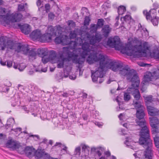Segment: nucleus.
<instances>
[{
    "instance_id": "9",
    "label": "nucleus",
    "mask_w": 159,
    "mask_h": 159,
    "mask_svg": "<svg viewBox=\"0 0 159 159\" xmlns=\"http://www.w3.org/2000/svg\"><path fill=\"white\" fill-rule=\"evenodd\" d=\"M57 35V33L55 31L54 28L52 26H49L45 34H42L40 42H50L52 36L55 37Z\"/></svg>"
},
{
    "instance_id": "64",
    "label": "nucleus",
    "mask_w": 159,
    "mask_h": 159,
    "mask_svg": "<svg viewBox=\"0 0 159 159\" xmlns=\"http://www.w3.org/2000/svg\"><path fill=\"white\" fill-rule=\"evenodd\" d=\"M127 125H128V124H127V123H124V124L123 125V126L124 127H125L126 128H127Z\"/></svg>"
},
{
    "instance_id": "32",
    "label": "nucleus",
    "mask_w": 159,
    "mask_h": 159,
    "mask_svg": "<svg viewBox=\"0 0 159 159\" xmlns=\"http://www.w3.org/2000/svg\"><path fill=\"white\" fill-rule=\"evenodd\" d=\"M143 97L145 98V102L147 104L146 105L147 106L148 105V104L150 103L152 101V97L151 95H149L146 97H144V96Z\"/></svg>"
},
{
    "instance_id": "11",
    "label": "nucleus",
    "mask_w": 159,
    "mask_h": 159,
    "mask_svg": "<svg viewBox=\"0 0 159 159\" xmlns=\"http://www.w3.org/2000/svg\"><path fill=\"white\" fill-rule=\"evenodd\" d=\"M143 13L145 16L146 19L147 20H151L154 25L157 26L158 25L159 19L156 16L157 12L156 11L153 10L148 12L147 10H144Z\"/></svg>"
},
{
    "instance_id": "30",
    "label": "nucleus",
    "mask_w": 159,
    "mask_h": 159,
    "mask_svg": "<svg viewBox=\"0 0 159 159\" xmlns=\"http://www.w3.org/2000/svg\"><path fill=\"white\" fill-rule=\"evenodd\" d=\"M131 16L129 14L126 15L125 16L121 17L120 20L122 21H129L131 20Z\"/></svg>"
},
{
    "instance_id": "20",
    "label": "nucleus",
    "mask_w": 159,
    "mask_h": 159,
    "mask_svg": "<svg viewBox=\"0 0 159 159\" xmlns=\"http://www.w3.org/2000/svg\"><path fill=\"white\" fill-rule=\"evenodd\" d=\"M147 110L148 114L152 116L159 115V110L155 107L147 105Z\"/></svg>"
},
{
    "instance_id": "45",
    "label": "nucleus",
    "mask_w": 159,
    "mask_h": 159,
    "mask_svg": "<svg viewBox=\"0 0 159 159\" xmlns=\"http://www.w3.org/2000/svg\"><path fill=\"white\" fill-rule=\"evenodd\" d=\"M55 16L52 13H50L48 14V18L51 20H53Z\"/></svg>"
},
{
    "instance_id": "35",
    "label": "nucleus",
    "mask_w": 159,
    "mask_h": 159,
    "mask_svg": "<svg viewBox=\"0 0 159 159\" xmlns=\"http://www.w3.org/2000/svg\"><path fill=\"white\" fill-rule=\"evenodd\" d=\"M15 141H12L11 140H9L6 143V146L8 148L12 149V147L11 146H14V143H15Z\"/></svg>"
},
{
    "instance_id": "51",
    "label": "nucleus",
    "mask_w": 159,
    "mask_h": 159,
    "mask_svg": "<svg viewBox=\"0 0 159 159\" xmlns=\"http://www.w3.org/2000/svg\"><path fill=\"white\" fill-rule=\"evenodd\" d=\"M104 154L107 156V157H109L111 155V153L109 151L106 152L104 153Z\"/></svg>"
},
{
    "instance_id": "61",
    "label": "nucleus",
    "mask_w": 159,
    "mask_h": 159,
    "mask_svg": "<svg viewBox=\"0 0 159 159\" xmlns=\"http://www.w3.org/2000/svg\"><path fill=\"white\" fill-rule=\"evenodd\" d=\"M30 137H36L38 139L39 138V136L37 135H30Z\"/></svg>"
},
{
    "instance_id": "25",
    "label": "nucleus",
    "mask_w": 159,
    "mask_h": 159,
    "mask_svg": "<svg viewBox=\"0 0 159 159\" xmlns=\"http://www.w3.org/2000/svg\"><path fill=\"white\" fill-rule=\"evenodd\" d=\"M61 28V27L60 26H58L57 27V30L56 32H57V30H59L58 31V33L59 34H60V35L58 37H57L55 40L54 41L56 44H61L62 40V35L61 34V31H60V29Z\"/></svg>"
},
{
    "instance_id": "49",
    "label": "nucleus",
    "mask_w": 159,
    "mask_h": 159,
    "mask_svg": "<svg viewBox=\"0 0 159 159\" xmlns=\"http://www.w3.org/2000/svg\"><path fill=\"white\" fill-rule=\"evenodd\" d=\"M88 146L85 144L82 145V150L83 151H85L86 149H87Z\"/></svg>"
},
{
    "instance_id": "17",
    "label": "nucleus",
    "mask_w": 159,
    "mask_h": 159,
    "mask_svg": "<svg viewBox=\"0 0 159 159\" xmlns=\"http://www.w3.org/2000/svg\"><path fill=\"white\" fill-rule=\"evenodd\" d=\"M145 150L141 152V159H152V148H145Z\"/></svg>"
},
{
    "instance_id": "48",
    "label": "nucleus",
    "mask_w": 159,
    "mask_h": 159,
    "mask_svg": "<svg viewBox=\"0 0 159 159\" xmlns=\"http://www.w3.org/2000/svg\"><path fill=\"white\" fill-rule=\"evenodd\" d=\"M12 61H7V66L9 67H10L12 66Z\"/></svg>"
},
{
    "instance_id": "29",
    "label": "nucleus",
    "mask_w": 159,
    "mask_h": 159,
    "mask_svg": "<svg viewBox=\"0 0 159 159\" xmlns=\"http://www.w3.org/2000/svg\"><path fill=\"white\" fill-rule=\"evenodd\" d=\"M126 11V9L125 7L123 6H120L118 9V13L119 15H122Z\"/></svg>"
},
{
    "instance_id": "6",
    "label": "nucleus",
    "mask_w": 159,
    "mask_h": 159,
    "mask_svg": "<svg viewBox=\"0 0 159 159\" xmlns=\"http://www.w3.org/2000/svg\"><path fill=\"white\" fill-rule=\"evenodd\" d=\"M135 121L137 124L141 128L139 132V143L143 145L145 148H152V143L150 139L149 131L145 120L144 119L136 120Z\"/></svg>"
},
{
    "instance_id": "60",
    "label": "nucleus",
    "mask_w": 159,
    "mask_h": 159,
    "mask_svg": "<svg viewBox=\"0 0 159 159\" xmlns=\"http://www.w3.org/2000/svg\"><path fill=\"white\" fill-rule=\"evenodd\" d=\"M18 65L15 64V63H14L13 67L14 68L16 69L18 68Z\"/></svg>"
},
{
    "instance_id": "63",
    "label": "nucleus",
    "mask_w": 159,
    "mask_h": 159,
    "mask_svg": "<svg viewBox=\"0 0 159 159\" xmlns=\"http://www.w3.org/2000/svg\"><path fill=\"white\" fill-rule=\"evenodd\" d=\"M4 3V1L3 0H0V6L3 5Z\"/></svg>"
},
{
    "instance_id": "15",
    "label": "nucleus",
    "mask_w": 159,
    "mask_h": 159,
    "mask_svg": "<svg viewBox=\"0 0 159 159\" xmlns=\"http://www.w3.org/2000/svg\"><path fill=\"white\" fill-rule=\"evenodd\" d=\"M57 54L56 52L54 50H51L50 52L49 57H42V61L44 64L47 63L50 60L55 59L57 57Z\"/></svg>"
},
{
    "instance_id": "5",
    "label": "nucleus",
    "mask_w": 159,
    "mask_h": 159,
    "mask_svg": "<svg viewBox=\"0 0 159 159\" xmlns=\"http://www.w3.org/2000/svg\"><path fill=\"white\" fill-rule=\"evenodd\" d=\"M96 24H92L90 25V32L91 33H95V35L91 36L89 34H88L86 38L83 39L80 38L78 39V40H79V44L82 45V48L84 44L86 45V48L88 49V51L87 53V55L89 53H95L93 50V46L96 43L100 42L102 39V36L99 33L97 32L98 29Z\"/></svg>"
},
{
    "instance_id": "27",
    "label": "nucleus",
    "mask_w": 159,
    "mask_h": 159,
    "mask_svg": "<svg viewBox=\"0 0 159 159\" xmlns=\"http://www.w3.org/2000/svg\"><path fill=\"white\" fill-rule=\"evenodd\" d=\"M28 56L30 60L33 61L35 60L37 56V53L34 50H31L28 52Z\"/></svg>"
},
{
    "instance_id": "54",
    "label": "nucleus",
    "mask_w": 159,
    "mask_h": 159,
    "mask_svg": "<svg viewBox=\"0 0 159 159\" xmlns=\"http://www.w3.org/2000/svg\"><path fill=\"white\" fill-rule=\"evenodd\" d=\"M99 83L100 84L104 80L102 78H99Z\"/></svg>"
},
{
    "instance_id": "23",
    "label": "nucleus",
    "mask_w": 159,
    "mask_h": 159,
    "mask_svg": "<svg viewBox=\"0 0 159 159\" xmlns=\"http://www.w3.org/2000/svg\"><path fill=\"white\" fill-rule=\"evenodd\" d=\"M7 37L2 36L0 37V50H4L6 48Z\"/></svg>"
},
{
    "instance_id": "14",
    "label": "nucleus",
    "mask_w": 159,
    "mask_h": 159,
    "mask_svg": "<svg viewBox=\"0 0 159 159\" xmlns=\"http://www.w3.org/2000/svg\"><path fill=\"white\" fill-rule=\"evenodd\" d=\"M134 86V87L132 85V87L129 89V90L132 92V95L134 98L133 101L135 100L136 102H138V101L139 100L141 97V95L139 90L136 88L138 87H138H136V85L135 84Z\"/></svg>"
},
{
    "instance_id": "8",
    "label": "nucleus",
    "mask_w": 159,
    "mask_h": 159,
    "mask_svg": "<svg viewBox=\"0 0 159 159\" xmlns=\"http://www.w3.org/2000/svg\"><path fill=\"white\" fill-rule=\"evenodd\" d=\"M70 39L68 36L65 35H62V39L61 44L63 45H66L68 44L69 45V46L68 47H65L63 48L64 53H70L71 52H69V49H73V51L74 50H75L76 51L78 48L75 49V48L77 46L78 44H79L80 46H82V45H80L79 44V40H78V39H77V42L73 41H70ZM77 52L75 51V54H77Z\"/></svg>"
},
{
    "instance_id": "2",
    "label": "nucleus",
    "mask_w": 159,
    "mask_h": 159,
    "mask_svg": "<svg viewBox=\"0 0 159 159\" xmlns=\"http://www.w3.org/2000/svg\"><path fill=\"white\" fill-rule=\"evenodd\" d=\"M107 64L110 69L114 71L119 70V74L121 76H126L127 80L132 82V85L134 87L139 86L140 81L136 71L127 66L123 67L122 64L115 60L109 58L107 56Z\"/></svg>"
},
{
    "instance_id": "34",
    "label": "nucleus",
    "mask_w": 159,
    "mask_h": 159,
    "mask_svg": "<svg viewBox=\"0 0 159 159\" xmlns=\"http://www.w3.org/2000/svg\"><path fill=\"white\" fill-rule=\"evenodd\" d=\"M91 20L88 16H86L84 18V26H87L89 25Z\"/></svg>"
},
{
    "instance_id": "7",
    "label": "nucleus",
    "mask_w": 159,
    "mask_h": 159,
    "mask_svg": "<svg viewBox=\"0 0 159 159\" xmlns=\"http://www.w3.org/2000/svg\"><path fill=\"white\" fill-rule=\"evenodd\" d=\"M22 15L19 13H15L13 15L11 16L7 13L6 15L0 16V22L2 24H12L13 22H19L22 18Z\"/></svg>"
},
{
    "instance_id": "42",
    "label": "nucleus",
    "mask_w": 159,
    "mask_h": 159,
    "mask_svg": "<svg viewBox=\"0 0 159 159\" xmlns=\"http://www.w3.org/2000/svg\"><path fill=\"white\" fill-rule=\"evenodd\" d=\"M45 7L46 12H48L49 11V10L50 9V6L49 4H46L45 5Z\"/></svg>"
},
{
    "instance_id": "1",
    "label": "nucleus",
    "mask_w": 159,
    "mask_h": 159,
    "mask_svg": "<svg viewBox=\"0 0 159 159\" xmlns=\"http://www.w3.org/2000/svg\"><path fill=\"white\" fill-rule=\"evenodd\" d=\"M111 48L134 57H153L159 59V51L154 50L151 52L150 46L146 42H141L139 45L134 46L129 42L124 46L118 36H115L111 38Z\"/></svg>"
},
{
    "instance_id": "52",
    "label": "nucleus",
    "mask_w": 159,
    "mask_h": 159,
    "mask_svg": "<svg viewBox=\"0 0 159 159\" xmlns=\"http://www.w3.org/2000/svg\"><path fill=\"white\" fill-rule=\"evenodd\" d=\"M88 96V95L87 93H83L82 94V97L84 98H87Z\"/></svg>"
},
{
    "instance_id": "41",
    "label": "nucleus",
    "mask_w": 159,
    "mask_h": 159,
    "mask_svg": "<svg viewBox=\"0 0 159 159\" xmlns=\"http://www.w3.org/2000/svg\"><path fill=\"white\" fill-rule=\"evenodd\" d=\"M81 148L80 147H76L75 150V153L76 155H80V154Z\"/></svg>"
},
{
    "instance_id": "62",
    "label": "nucleus",
    "mask_w": 159,
    "mask_h": 159,
    "mask_svg": "<svg viewBox=\"0 0 159 159\" xmlns=\"http://www.w3.org/2000/svg\"><path fill=\"white\" fill-rule=\"evenodd\" d=\"M98 155L99 156H100L102 154L101 153L100 151H97V152Z\"/></svg>"
},
{
    "instance_id": "3",
    "label": "nucleus",
    "mask_w": 159,
    "mask_h": 159,
    "mask_svg": "<svg viewBox=\"0 0 159 159\" xmlns=\"http://www.w3.org/2000/svg\"><path fill=\"white\" fill-rule=\"evenodd\" d=\"M87 59V62L89 64L93 63L94 62H99L100 66L94 72L92 71L91 77L93 82L97 81L99 78H103L104 75V68L107 64V56L103 53H89Z\"/></svg>"
},
{
    "instance_id": "33",
    "label": "nucleus",
    "mask_w": 159,
    "mask_h": 159,
    "mask_svg": "<svg viewBox=\"0 0 159 159\" xmlns=\"http://www.w3.org/2000/svg\"><path fill=\"white\" fill-rule=\"evenodd\" d=\"M154 142L157 148H159V136L156 135L154 138Z\"/></svg>"
},
{
    "instance_id": "31",
    "label": "nucleus",
    "mask_w": 159,
    "mask_h": 159,
    "mask_svg": "<svg viewBox=\"0 0 159 159\" xmlns=\"http://www.w3.org/2000/svg\"><path fill=\"white\" fill-rule=\"evenodd\" d=\"M104 22V20L102 18L98 19L96 25L98 28H101L103 26Z\"/></svg>"
},
{
    "instance_id": "24",
    "label": "nucleus",
    "mask_w": 159,
    "mask_h": 159,
    "mask_svg": "<svg viewBox=\"0 0 159 159\" xmlns=\"http://www.w3.org/2000/svg\"><path fill=\"white\" fill-rule=\"evenodd\" d=\"M35 149L32 147H25L24 152L26 155L29 157H31L32 156V153H34Z\"/></svg>"
},
{
    "instance_id": "40",
    "label": "nucleus",
    "mask_w": 159,
    "mask_h": 159,
    "mask_svg": "<svg viewBox=\"0 0 159 159\" xmlns=\"http://www.w3.org/2000/svg\"><path fill=\"white\" fill-rule=\"evenodd\" d=\"M20 146V145L19 143L15 142V143H14V146L11 147H12V149L14 150L19 148Z\"/></svg>"
},
{
    "instance_id": "53",
    "label": "nucleus",
    "mask_w": 159,
    "mask_h": 159,
    "mask_svg": "<svg viewBox=\"0 0 159 159\" xmlns=\"http://www.w3.org/2000/svg\"><path fill=\"white\" fill-rule=\"evenodd\" d=\"M69 77L70 79L74 80L76 79V76L75 75H70Z\"/></svg>"
},
{
    "instance_id": "18",
    "label": "nucleus",
    "mask_w": 159,
    "mask_h": 159,
    "mask_svg": "<svg viewBox=\"0 0 159 159\" xmlns=\"http://www.w3.org/2000/svg\"><path fill=\"white\" fill-rule=\"evenodd\" d=\"M20 29L21 32L25 34H29L31 31L30 26L28 24H24L22 25L20 24L17 25Z\"/></svg>"
},
{
    "instance_id": "57",
    "label": "nucleus",
    "mask_w": 159,
    "mask_h": 159,
    "mask_svg": "<svg viewBox=\"0 0 159 159\" xmlns=\"http://www.w3.org/2000/svg\"><path fill=\"white\" fill-rule=\"evenodd\" d=\"M0 63L2 66H5L6 65V62H3L2 60L0 61Z\"/></svg>"
},
{
    "instance_id": "38",
    "label": "nucleus",
    "mask_w": 159,
    "mask_h": 159,
    "mask_svg": "<svg viewBox=\"0 0 159 159\" xmlns=\"http://www.w3.org/2000/svg\"><path fill=\"white\" fill-rule=\"evenodd\" d=\"M130 99V95L128 93H125L124 95V99L125 101H128Z\"/></svg>"
},
{
    "instance_id": "19",
    "label": "nucleus",
    "mask_w": 159,
    "mask_h": 159,
    "mask_svg": "<svg viewBox=\"0 0 159 159\" xmlns=\"http://www.w3.org/2000/svg\"><path fill=\"white\" fill-rule=\"evenodd\" d=\"M42 34L41 31L37 29L33 31L30 34V36L34 40H38L40 41Z\"/></svg>"
},
{
    "instance_id": "4",
    "label": "nucleus",
    "mask_w": 159,
    "mask_h": 159,
    "mask_svg": "<svg viewBox=\"0 0 159 159\" xmlns=\"http://www.w3.org/2000/svg\"><path fill=\"white\" fill-rule=\"evenodd\" d=\"M86 45L85 44H83L82 48H78L76 50V52H77L75 54V50L70 53H67V57L63 58L61 61H59L57 64V67L58 68H62L63 67L64 62L65 61H68L72 60V62L76 64H78V68L79 70H81V68L82 67V65L83 64L85 58L86 57L87 53L88 50L86 48Z\"/></svg>"
},
{
    "instance_id": "50",
    "label": "nucleus",
    "mask_w": 159,
    "mask_h": 159,
    "mask_svg": "<svg viewBox=\"0 0 159 159\" xmlns=\"http://www.w3.org/2000/svg\"><path fill=\"white\" fill-rule=\"evenodd\" d=\"M1 12L2 14L6 13V9L4 8H1Z\"/></svg>"
},
{
    "instance_id": "26",
    "label": "nucleus",
    "mask_w": 159,
    "mask_h": 159,
    "mask_svg": "<svg viewBox=\"0 0 159 159\" xmlns=\"http://www.w3.org/2000/svg\"><path fill=\"white\" fill-rule=\"evenodd\" d=\"M48 51L46 49H39L38 50V53L40 57H44L48 54Z\"/></svg>"
},
{
    "instance_id": "39",
    "label": "nucleus",
    "mask_w": 159,
    "mask_h": 159,
    "mask_svg": "<svg viewBox=\"0 0 159 159\" xmlns=\"http://www.w3.org/2000/svg\"><path fill=\"white\" fill-rule=\"evenodd\" d=\"M69 36L70 39H73L75 38L76 36V34L75 31L70 32Z\"/></svg>"
},
{
    "instance_id": "16",
    "label": "nucleus",
    "mask_w": 159,
    "mask_h": 159,
    "mask_svg": "<svg viewBox=\"0 0 159 159\" xmlns=\"http://www.w3.org/2000/svg\"><path fill=\"white\" fill-rule=\"evenodd\" d=\"M29 50L30 49L28 45H22L20 43H19L16 51L18 52H22L23 54L26 55L28 53Z\"/></svg>"
},
{
    "instance_id": "44",
    "label": "nucleus",
    "mask_w": 159,
    "mask_h": 159,
    "mask_svg": "<svg viewBox=\"0 0 159 159\" xmlns=\"http://www.w3.org/2000/svg\"><path fill=\"white\" fill-rule=\"evenodd\" d=\"M139 65L142 67H145L147 66H151L150 64L145 63L143 62H140L138 63Z\"/></svg>"
},
{
    "instance_id": "28",
    "label": "nucleus",
    "mask_w": 159,
    "mask_h": 159,
    "mask_svg": "<svg viewBox=\"0 0 159 159\" xmlns=\"http://www.w3.org/2000/svg\"><path fill=\"white\" fill-rule=\"evenodd\" d=\"M60 147L61 148V153L62 154H66L68 153L67 151V147L64 144H63L61 146H60Z\"/></svg>"
},
{
    "instance_id": "21",
    "label": "nucleus",
    "mask_w": 159,
    "mask_h": 159,
    "mask_svg": "<svg viewBox=\"0 0 159 159\" xmlns=\"http://www.w3.org/2000/svg\"><path fill=\"white\" fill-rule=\"evenodd\" d=\"M48 154L45 152L44 149H38L35 150L34 156L35 158L40 159Z\"/></svg>"
},
{
    "instance_id": "13",
    "label": "nucleus",
    "mask_w": 159,
    "mask_h": 159,
    "mask_svg": "<svg viewBox=\"0 0 159 159\" xmlns=\"http://www.w3.org/2000/svg\"><path fill=\"white\" fill-rule=\"evenodd\" d=\"M150 119L151 126L153 129L152 131V134H155L159 133V127L157 125L159 124V120L157 117H150Z\"/></svg>"
},
{
    "instance_id": "10",
    "label": "nucleus",
    "mask_w": 159,
    "mask_h": 159,
    "mask_svg": "<svg viewBox=\"0 0 159 159\" xmlns=\"http://www.w3.org/2000/svg\"><path fill=\"white\" fill-rule=\"evenodd\" d=\"M133 105L137 110L136 116L137 119L136 120L144 119L145 114L144 111L145 108L143 106V103L134 100L133 101Z\"/></svg>"
},
{
    "instance_id": "59",
    "label": "nucleus",
    "mask_w": 159,
    "mask_h": 159,
    "mask_svg": "<svg viewBox=\"0 0 159 159\" xmlns=\"http://www.w3.org/2000/svg\"><path fill=\"white\" fill-rule=\"evenodd\" d=\"M143 30H144V32H145V33H146V34H147L148 35V30L146 29V28H145Z\"/></svg>"
},
{
    "instance_id": "22",
    "label": "nucleus",
    "mask_w": 159,
    "mask_h": 159,
    "mask_svg": "<svg viewBox=\"0 0 159 159\" xmlns=\"http://www.w3.org/2000/svg\"><path fill=\"white\" fill-rule=\"evenodd\" d=\"M111 28L108 25H106L103 26L102 30V35L106 38L108 37L111 31Z\"/></svg>"
},
{
    "instance_id": "43",
    "label": "nucleus",
    "mask_w": 159,
    "mask_h": 159,
    "mask_svg": "<svg viewBox=\"0 0 159 159\" xmlns=\"http://www.w3.org/2000/svg\"><path fill=\"white\" fill-rule=\"evenodd\" d=\"M25 67V66L23 65V64H20L19 65L18 67L19 70L21 71H22Z\"/></svg>"
},
{
    "instance_id": "55",
    "label": "nucleus",
    "mask_w": 159,
    "mask_h": 159,
    "mask_svg": "<svg viewBox=\"0 0 159 159\" xmlns=\"http://www.w3.org/2000/svg\"><path fill=\"white\" fill-rule=\"evenodd\" d=\"M37 5L40 6L41 5V2L40 0H38L37 2Z\"/></svg>"
},
{
    "instance_id": "58",
    "label": "nucleus",
    "mask_w": 159,
    "mask_h": 159,
    "mask_svg": "<svg viewBox=\"0 0 159 159\" xmlns=\"http://www.w3.org/2000/svg\"><path fill=\"white\" fill-rule=\"evenodd\" d=\"M123 116V114L122 113H120L118 116L119 118L121 120H122V117Z\"/></svg>"
},
{
    "instance_id": "36",
    "label": "nucleus",
    "mask_w": 159,
    "mask_h": 159,
    "mask_svg": "<svg viewBox=\"0 0 159 159\" xmlns=\"http://www.w3.org/2000/svg\"><path fill=\"white\" fill-rule=\"evenodd\" d=\"M67 23L68 26L70 27L74 28L75 26V23L72 20H68Z\"/></svg>"
},
{
    "instance_id": "12",
    "label": "nucleus",
    "mask_w": 159,
    "mask_h": 159,
    "mask_svg": "<svg viewBox=\"0 0 159 159\" xmlns=\"http://www.w3.org/2000/svg\"><path fill=\"white\" fill-rule=\"evenodd\" d=\"M145 82H152L159 79V72L158 70H155L152 72L149 71L147 72L144 75Z\"/></svg>"
},
{
    "instance_id": "56",
    "label": "nucleus",
    "mask_w": 159,
    "mask_h": 159,
    "mask_svg": "<svg viewBox=\"0 0 159 159\" xmlns=\"http://www.w3.org/2000/svg\"><path fill=\"white\" fill-rule=\"evenodd\" d=\"M62 145H63V144H62L61 143H57H57H56L55 146H57L59 145V147H60V146H61Z\"/></svg>"
},
{
    "instance_id": "46",
    "label": "nucleus",
    "mask_w": 159,
    "mask_h": 159,
    "mask_svg": "<svg viewBox=\"0 0 159 159\" xmlns=\"http://www.w3.org/2000/svg\"><path fill=\"white\" fill-rule=\"evenodd\" d=\"M9 42L11 43V45L10 46V45H9V44H8L7 45V46H8L7 48H10L11 49H13V47L14 45V43L12 41H11V42L8 41V42H7L8 43H9Z\"/></svg>"
},
{
    "instance_id": "47",
    "label": "nucleus",
    "mask_w": 159,
    "mask_h": 159,
    "mask_svg": "<svg viewBox=\"0 0 159 159\" xmlns=\"http://www.w3.org/2000/svg\"><path fill=\"white\" fill-rule=\"evenodd\" d=\"M18 10L20 11H22L24 10V5H19L18 7Z\"/></svg>"
},
{
    "instance_id": "37",
    "label": "nucleus",
    "mask_w": 159,
    "mask_h": 159,
    "mask_svg": "<svg viewBox=\"0 0 159 159\" xmlns=\"http://www.w3.org/2000/svg\"><path fill=\"white\" fill-rule=\"evenodd\" d=\"M144 82H142L141 84V90L142 91V93L144 92L146 90L147 88L145 86V84L146 83V82H145V80H144Z\"/></svg>"
}]
</instances>
